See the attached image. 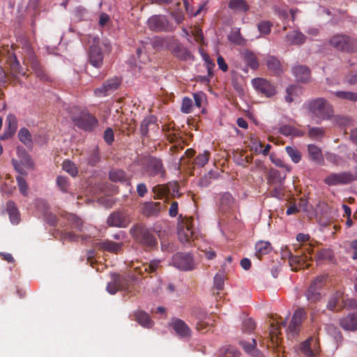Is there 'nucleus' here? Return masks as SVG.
<instances>
[{"label": "nucleus", "mask_w": 357, "mask_h": 357, "mask_svg": "<svg viewBox=\"0 0 357 357\" xmlns=\"http://www.w3.org/2000/svg\"><path fill=\"white\" fill-rule=\"evenodd\" d=\"M312 339H308L301 343L300 346L301 351L306 356V357H314V352L310 348V342Z\"/></svg>", "instance_id": "c03bdc74"}, {"label": "nucleus", "mask_w": 357, "mask_h": 357, "mask_svg": "<svg viewBox=\"0 0 357 357\" xmlns=\"http://www.w3.org/2000/svg\"><path fill=\"white\" fill-rule=\"evenodd\" d=\"M341 297V294L338 291L333 294L328 301L326 307L328 310L334 311L339 303V300Z\"/></svg>", "instance_id": "ea45409f"}, {"label": "nucleus", "mask_w": 357, "mask_h": 357, "mask_svg": "<svg viewBox=\"0 0 357 357\" xmlns=\"http://www.w3.org/2000/svg\"><path fill=\"white\" fill-rule=\"evenodd\" d=\"M89 58V62L93 66L100 68L102 66L103 56L98 45L91 46Z\"/></svg>", "instance_id": "f3484780"}, {"label": "nucleus", "mask_w": 357, "mask_h": 357, "mask_svg": "<svg viewBox=\"0 0 357 357\" xmlns=\"http://www.w3.org/2000/svg\"><path fill=\"white\" fill-rule=\"evenodd\" d=\"M222 357H240V352L235 347L229 346L224 349Z\"/></svg>", "instance_id": "3c124183"}, {"label": "nucleus", "mask_w": 357, "mask_h": 357, "mask_svg": "<svg viewBox=\"0 0 357 357\" xmlns=\"http://www.w3.org/2000/svg\"><path fill=\"white\" fill-rule=\"evenodd\" d=\"M243 331L244 332L250 333L255 328V323L251 318L245 319L243 323Z\"/></svg>", "instance_id": "6e6d98bb"}, {"label": "nucleus", "mask_w": 357, "mask_h": 357, "mask_svg": "<svg viewBox=\"0 0 357 357\" xmlns=\"http://www.w3.org/2000/svg\"><path fill=\"white\" fill-rule=\"evenodd\" d=\"M245 59H246L249 66L252 68L255 69L258 67L259 64H258L257 60L255 56L252 53H251V52L246 53Z\"/></svg>", "instance_id": "052dcab7"}, {"label": "nucleus", "mask_w": 357, "mask_h": 357, "mask_svg": "<svg viewBox=\"0 0 357 357\" xmlns=\"http://www.w3.org/2000/svg\"><path fill=\"white\" fill-rule=\"evenodd\" d=\"M285 150L294 163H298L301 160V154L296 148L288 146H286Z\"/></svg>", "instance_id": "79ce46f5"}, {"label": "nucleus", "mask_w": 357, "mask_h": 357, "mask_svg": "<svg viewBox=\"0 0 357 357\" xmlns=\"http://www.w3.org/2000/svg\"><path fill=\"white\" fill-rule=\"evenodd\" d=\"M280 319H274L270 324L268 337L273 347H278L280 344V329L286 326V321H282V318Z\"/></svg>", "instance_id": "9d476101"}, {"label": "nucleus", "mask_w": 357, "mask_h": 357, "mask_svg": "<svg viewBox=\"0 0 357 357\" xmlns=\"http://www.w3.org/2000/svg\"><path fill=\"white\" fill-rule=\"evenodd\" d=\"M131 236L141 244L153 248L157 245V241L150 229L142 224L135 225L130 230Z\"/></svg>", "instance_id": "7ed1b4c3"}, {"label": "nucleus", "mask_w": 357, "mask_h": 357, "mask_svg": "<svg viewBox=\"0 0 357 357\" xmlns=\"http://www.w3.org/2000/svg\"><path fill=\"white\" fill-rule=\"evenodd\" d=\"M107 223L109 227L125 228L130 223V219L126 213L115 211L109 215Z\"/></svg>", "instance_id": "9b49d317"}, {"label": "nucleus", "mask_w": 357, "mask_h": 357, "mask_svg": "<svg viewBox=\"0 0 357 357\" xmlns=\"http://www.w3.org/2000/svg\"><path fill=\"white\" fill-rule=\"evenodd\" d=\"M192 221V218H185L178 224V236L183 243H190L194 240Z\"/></svg>", "instance_id": "0eeeda50"}, {"label": "nucleus", "mask_w": 357, "mask_h": 357, "mask_svg": "<svg viewBox=\"0 0 357 357\" xmlns=\"http://www.w3.org/2000/svg\"><path fill=\"white\" fill-rule=\"evenodd\" d=\"M324 134V130L321 128H313L309 131V135L314 139H318L321 137Z\"/></svg>", "instance_id": "338daca9"}, {"label": "nucleus", "mask_w": 357, "mask_h": 357, "mask_svg": "<svg viewBox=\"0 0 357 357\" xmlns=\"http://www.w3.org/2000/svg\"><path fill=\"white\" fill-rule=\"evenodd\" d=\"M336 96L340 98H344L349 100H357V93H354L349 91H337Z\"/></svg>", "instance_id": "5fc2aeb1"}, {"label": "nucleus", "mask_w": 357, "mask_h": 357, "mask_svg": "<svg viewBox=\"0 0 357 357\" xmlns=\"http://www.w3.org/2000/svg\"><path fill=\"white\" fill-rule=\"evenodd\" d=\"M234 204V199L229 192L224 193L221 197L220 204L222 207L230 208Z\"/></svg>", "instance_id": "09e8293b"}, {"label": "nucleus", "mask_w": 357, "mask_h": 357, "mask_svg": "<svg viewBox=\"0 0 357 357\" xmlns=\"http://www.w3.org/2000/svg\"><path fill=\"white\" fill-rule=\"evenodd\" d=\"M192 35L195 38V40L197 43L200 44H204V36L199 28L196 27L195 30L192 31Z\"/></svg>", "instance_id": "e2e57ef3"}, {"label": "nucleus", "mask_w": 357, "mask_h": 357, "mask_svg": "<svg viewBox=\"0 0 357 357\" xmlns=\"http://www.w3.org/2000/svg\"><path fill=\"white\" fill-rule=\"evenodd\" d=\"M63 169L67 172L69 176L75 177L77 175V168L76 165L70 160H65L63 162Z\"/></svg>", "instance_id": "e433bc0d"}, {"label": "nucleus", "mask_w": 357, "mask_h": 357, "mask_svg": "<svg viewBox=\"0 0 357 357\" xmlns=\"http://www.w3.org/2000/svg\"><path fill=\"white\" fill-rule=\"evenodd\" d=\"M192 107V100L189 98H184L183 99L181 111L183 113L188 114L191 112Z\"/></svg>", "instance_id": "4d7b16f0"}, {"label": "nucleus", "mask_w": 357, "mask_h": 357, "mask_svg": "<svg viewBox=\"0 0 357 357\" xmlns=\"http://www.w3.org/2000/svg\"><path fill=\"white\" fill-rule=\"evenodd\" d=\"M206 317V314H203L197 317V321L196 323V329L203 333L207 332L211 328V324L204 320Z\"/></svg>", "instance_id": "f704fd0d"}, {"label": "nucleus", "mask_w": 357, "mask_h": 357, "mask_svg": "<svg viewBox=\"0 0 357 357\" xmlns=\"http://www.w3.org/2000/svg\"><path fill=\"white\" fill-rule=\"evenodd\" d=\"M10 74L16 79H19L20 76H25L26 73L20 66L19 61L15 57L10 58Z\"/></svg>", "instance_id": "c85d7f7f"}, {"label": "nucleus", "mask_w": 357, "mask_h": 357, "mask_svg": "<svg viewBox=\"0 0 357 357\" xmlns=\"http://www.w3.org/2000/svg\"><path fill=\"white\" fill-rule=\"evenodd\" d=\"M79 236L74 234L72 231H66L62 233L61 234V238L63 241H78Z\"/></svg>", "instance_id": "680f3d73"}, {"label": "nucleus", "mask_w": 357, "mask_h": 357, "mask_svg": "<svg viewBox=\"0 0 357 357\" xmlns=\"http://www.w3.org/2000/svg\"><path fill=\"white\" fill-rule=\"evenodd\" d=\"M75 124L84 130H91L97 125V120L91 115L84 114L79 119L75 120Z\"/></svg>", "instance_id": "6ab92c4d"}, {"label": "nucleus", "mask_w": 357, "mask_h": 357, "mask_svg": "<svg viewBox=\"0 0 357 357\" xmlns=\"http://www.w3.org/2000/svg\"><path fill=\"white\" fill-rule=\"evenodd\" d=\"M307 150L309 156L311 160L315 162H320L322 160V153L318 146L313 144H310L308 145Z\"/></svg>", "instance_id": "473e14b6"}, {"label": "nucleus", "mask_w": 357, "mask_h": 357, "mask_svg": "<svg viewBox=\"0 0 357 357\" xmlns=\"http://www.w3.org/2000/svg\"><path fill=\"white\" fill-rule=\"evenodd\" d=\"M305 36L298 30H294L286 36V41L291 45H300L305 41Z\"/></svg>", "instance_id": "5701e85b"}, {"label": "nucleus", "mask_w": 357, "mask_h": 357, "mask_svg": "<svg viewBox=\"0 0 357 357\" xmlns=\"http://www.w3.org/2000/svg\"><path fill=\"white\" fill-rule=\"evenodd\" d=\"M306 315L304 309H298L295 311L287 329L288 335L294 336L298 333L303 319Z\"/></svg>", "instance_id": "f8f14e48"}, {"label": "nucleus", "mask_w": 357, "mask_h": 357, "mask_svg": "<svg viewBox=\"0 0 357 357\" xmlns=\"http://www.w3.org/2000/svg\"><path fill=\"white\" fill-rule=\"evenodd\" d=\"M309 109L313 114L321 119L329 118L333 113L331 107L321 98L312 101L309 104Z\"/></svg>", "instance_id": "6e6552de"}, {"label": "nucleus", "mask_w": 357, "mask_h": 357, "mask_svg": "<svg viewBox=\"0 0 357 357\" xmlns=\"http://www.w3.org/2000/svg\"><path fill=\"white\" fill-rule=\"evenodd\" d=\"M229 7L237 12H245L249 8L245 0H231Z\"/></svg>", "instance_id": "72a5a7b5"}, {"label": "nucleus", "mask_w": 357, "mask_h": 357, "mask_svg": "<svg viewBox=\"0 0 357 357\" xmlns=\"http://www.w3.org/2000/svg\"><path fill=\"white\" fill-rule=\"evenodd\" d=\"M225 275L222 273H217L213 279L214 287L218 291L222 290L224 287Z\"/></svg>", "instance_id": "8fccbe9b"}, {"label": "nucleus", "mask_w": 357, "mask_h": 357, "mask_svg": "<svg viewBox=\"0 0 357 357\" xmlns=\"http://www.w3.org/2000/svg\"><path fill=\"white\" fill-rule=\"evenodd\" d=\"M254 88L266 97H271L275 93V87L267 80L262 78H256L252 81Z\"/></svg>", "instance_id": "2eb2a0df"}, {"label": "nucleus", "mask_w": 357, "mask_h": 357, "mask_svg": "<svg viewBox=\"0 0 357 357\" xmlns=\"http://www.w3.org/2000/svg\"><path fill=\"white\" fill-rule=\"evenodd\" d=\"M123 246V242H113L107 239L96 244V248L114 254L119 253Z\"/></svg>", "instance_id": "dca6fc26"}, {"label": "nucleus", "mask_w": 357, "mask_h": 357, "mask_svg": "<svg viewBox=\"0 0 357 357\" xmlns=\"http://www.w3.org/2000/svg\"><path fill=\"white\" fill-rule=\"evenodd\" d=\"M20 140L26 146H30L31 143V134L26 128H22L18 133Z\"/></svg>", "instance_id": "a18cd8bd"}, {"label": "nucleus", "mask_w": 357, "mask_h": 357, "mask_svg": "<svg viewBox=\"0 0 357 357\" xmlns=\"http://www.w3.org/2000/svg\"><path fill=\"white\" fill-rule=\"evenodd\" d=\"M329 43L333 47L342 51L349 52L357 51V40L347 36L335 35L331 38Z\"/></svg>", "instance_id": "423d86ee"}, {"label": "nucleus", "mask_w": 357, "mask_h": 357, "mask_svg": "<svg viewBox=\"0 0 357 357\" xmlns=\"http://www.w3.org/2000/svg\"><path fill=\"white\" fill-rule=\"evenodd\" d=\"M17 157V159L12 160L15 170L21 176H27L34 169L33 162L24 150L18 149Z\"/></svg>", "instance_id": "20e7f679"}, {"label": "nucleus", "mask_w": 357, "mask_h": 357, "mask_svg": "<svg viewBox=\"0 0 357 357\" xmlns=\"http://www.w3.org/2000/svg\"><path fill=\"white\" fill-rule=\"evenodd\" d=\"M17 184L20 192L26 196L28 194V185L26 180H17Z\"/></svg>", "instance_id": "774afa93"}, {"label": "nucleus", "mask_w": 357, "mask_h": 357, "mask_svg": "<svg viewBox=\"0 0 357 357\" xmlns=\"http://www.w3.org/2000/svg\"><path fill=\"white\" fill-rule=\"evenodd\" d=\"M240 344L247 353L254 357H261V354L256 349L257 342L255 339L252 338L251 342L242 340L240 342Z\"/></svg>", "instance_id": "c756f323"}, {"label": "nucleus", "mask_w": 357, "mask_h": 357, "mask_svg": "<svg viewBox=\"0 0 357 357\" xmlns=\"http://www.w3.org/2000/svg\"><path fill=\"white\" fill-rule=\"evenodd\" d=\"M340 325L342 328L347 331H356L357 330V314L351 313L347 317L342 318L340 321Z\"/></svg>", "instance_id": "4be33fe9"}, {"label": "nucleus", "mask_w": 357, "mask_h": 357, "mask_svg": "<svg viewBox=\"0 0 357 357\" xmlns=\"http://www.w3.org/2000/svg\"><path fill=\"white\" fill-rule=\"evenodd\" d=\"M160 202H148L142 204L141 211L144 215L149 217L157 215L160 211Z\"/></svg>", "instance_id": "a211bd4d"}, {"label": "nucleus", "mask_w": 357, "mask_h": 357, "mask_svg": "<svg viewBox=\"0 0 357 357\" xmlns=\"http://www.w3.org/2000/svg\"><path fill=\"white\" fill-rule=\"evenodd\" d=\"M278 182L275 183V186L271 190V195L278 199H282L284 196V189L282 187L281 180H277Z\"/></svg>", "instance_id": "49530a36"}, {"label": "nucleus", "mask_w": 357, "mask_h": 357, "mask_svg": "<svg viewBox=\"0 0 357 357\" xmlns=\"http://www.w3.org/2000/svg\"><path fill=\"white\" fill-rule=\"evenodd\" d=\"M250 148L255 152L260 153L261 151L262 145L261 142L254 137H250Z\"/></svg>", "instance_id": "bf43d9fd"}, {"label": "nucleus", "mask_w": 357, "mask_h": 357, "mask_svg": "<svg viewBox=\"0 0 357 357\" xmlns=\"http://www.w3.org/2000/svg\"><path fill=\"white\" fill-rule=\"evenodd\" d=\"M301 93V89L296 86H291L287 89V95L285 97L287 102H291L295 100V97Z\"/></svg>", "instance_id": "58836bf2"}, {"label": "nucleus", "mask_w": 357, "mask_h": 357, "mask_svg": "<svg viewBox=\"0 0 357 357\" xmlns=\"http://www.w3.org/2000/svg\"><path fill=\"white\" fill-rule=\"evenodd\" d=\"M133 317L134 319L144 328H151L153 326V321L144 311L137 310L134 312Z\"/></svg>", "instance_id": "412c9836"}, {"label": "nucleus", "mask_w": 357, "mask_h": 357, "mask_svg": "<svg viewBox=\"0 0 357 357\" xmlns=\"http://www.w3.org/2000/svg\"><path fill=\"white\" fill-rule=\"evenodd\" d=\"M209 153L207 151H204L202 153L199 154L196 158V164L199 166L205 165L208 161Z\"/></svg>", "instance_id": "603ef678"}, {"label": "nucleus", "mask_w": 357, "mask_h": 357, "mask_svg": "<svg viewBox=\"0 0 357 357\" xmlns=\"http://www.w3.org/2000/svg\"><path fill=\"white\" fill-rule=\"evenodd\" d=\"M169 49L178 58L182 60H186L192 57L191 54L187 48L179 43H176L169 46Z\"/></svg>", "instance_id": "b1692460"}, {"label": "nucleus", "mask_w": 357, "mask_h": 357, "mask_svg": "<svg viewBox=\"0 0 357 357\" xmlns=\"http://www.w3.org/2000/svg\"><path fill=\"white\" fill-rule=\"evenodd\" d=\"M149 166L155 172L153 176H163L162 165L160 160L152 158L150 160Z\"/></svg>", "instance_id": "c9c22d12"}, {"label": "nucleus", "mask_w": 357, "mask_h": 357, "mask_svg": "<svg viewBox=\"0 0 357 357\" xmlns=\"http://www.w3.org/2000/svg\"><path fill=\"white\" fill-rule=\"evenodd\" d=\"M271 250V245L268 241H260L255 245L256 255L258 258L269 253Z\"/></svg>", "instance_id": "7c9ffc66"}, {"label": "nucleus", "mask_w": 357, "mask_h": 357, "mask_svg": "<svg viewBox=\"0 0 357 357\" xmlns=\"http://www.w3.org/2000/svg\"><path fill=\"white\" fill-rule=\"evenodd\" d=\"M268 68L273 72L278 73L281 70V65L278 59L273 56H269L266 60Z\"/></svg>", "instance_id": "a19ab883"}, {"label": "nucleus", "mask_w": 357, "mask_h": 357, "mask_svg": "<svg viewBox=\"0 0 357 357\" xmlns=\"http://www.w3.org/2000/svg\"><path fill=\"white\" fill-rule=\"evenodd\" d=\"M158 264L159 261H153L149 264H142L140 266H135L134 269L135 272L139 275H143L145 273H153L157 270Z\"/></svg>", "instance_id": "bb28decb"}, {"label": "nucleus", "mask_w": 357, "mask_h": 357, "mask_svg": "<svg viewBox=\"0 0 357 357\" xmlns=\"http://www.w3.org/2000/svg\"><path fill=\"white\" fill-rule=\"evenodd\" d=\"M199 52L203 60L206 63L208 71H210L214 67V63L212 61V60L210 59L209 56L207 54L202 52V49H199Z\"/></svg>", "instance_id": "0e129e2a"}, {"label": "nucleus", "mask_w": 357, "mask_h": 357, "mask_svg": "<svg viewBox=\"0 0 357 357\" xmlns=\"http://www.w3.org/2000/svg\"><path fill=\"white\" fill-rule=\"evenodd\" d=\"M148 27L155 31H172L173 26L165 15H153L147 20Z\"/></svg>", "instance_id": "1a4fd4ad"}, {"label": "nucleus", "mask_w": 357, "mask_h": 357, "mask_svg": "<svg viewBox=\"0 0 357 357\" xmlns=\"http://www.w3.org/2000/svg\"><path fill=\"white\" fill-rule=\"evenodd\" d=\"M332 258V252L328 249H322L317 252L316 259L317 260L330 259Z\"/></svg>", "instance_id": "864d4df0"}, {"label": "nucleus", "mask_w": 357, "mask_h": 357, "mask_svg": "<svg viewBox=\"0 0 357 357\" xmlns=\"http://www.w3.org/2000/svg\"><path fill=\"white\" fill-rule=\"evenodd\" d=\"M112 280L108 282L106 289L110 294H115L119 291H124L130 296L135 295L136 292L132 290V286L135 284L137 278L132 273L119 275L112 273Z\"/></svg>", "instance_id": "f257e3e1"}, {"label": "nucleus", "mask_w": 357, "mask_h": 357, "mask_svg": "<svg viewBox=\"0 0 357 357\" xmlns=\"http://www.w3.org/2000/svg\"><path fill=\"white\" fill-rule=\"evenodd\" d=\"M6 211L12 224L17 225L20 222V213L15 204L9 201L6 204Z\"/></svg>", "instance_id": "cd10ccee"}, {"label": "nucleus", "mask_w": 357, "mask_h": 357, "mask_svg": "<svg viewBox=\"0 0 357 357\" xmlns=\"http://www.w3.org/2000/svg\"><path fill=\"white\" fill-rule=\"evenodd\" d=\"M312 251L313 248L310 244H303L301 248V251H297L296 255H293L289 251H283V256L288 255L289 264L291 270L298 271L300 269L309 267L310 261L312 260Z\"/></svg>", "instance_id": "f03ea898"}, {"label": "nucleus", "mask_w": 357, "mask_h": 357, "mask_svg": "<svg viewBox=\"0 0 357 357\" xmlns=\"http://www.w3.org/2000/svg\"><path fill=\"white\" fill-rule=\"evenodd\" d=\"M174 266L182 271H189L194 268L192 257L190 254L177 253L172 258Z\"/></svg>", "instance_id": "ddd939ff"}, {"label": "nucleus", "mask_w": 357, "mask_h": 357, "mask_svg": "<svg viewBox=\"0 0 357 357\" xmlns=\"http://www.w3.org/2000/svg\"><path fill=\"white\" fill-rule=\"evenodd\" d=\"M67 221L71 227L82 231V220L74 214H69L67 216Z\"/></svg>", "instance_id": "4c0bfd02"}, {"label": "nucleus", "mask_w": 357, "mask_h": 357, "mask_svg": "<svg viewBox=\"0 0 357 357\" xmlns=\"http://www.w3.org/2000/svg\"><path fill=\"white\" fill-rule=\"evenodd\" d=\"M293 73L298 82H307L310 79V71L306 66L298 65L293 68Z\"/></svg>", "instance_id": "aec40b11"}, {"label": "nucleus", "mask_w": 357, "mask_h": 357, "mask_svg": "<svg viewBox=\"0 0 357 357\" xmlns=\"http://www.w3.org/2000/svg\"><path fill=\"white\" fill-rule=\"evenodd\" d=\"M120 84V80L118 78L107 82L101 88L95 90V93L97 96H104L108 92L114 91L118 88Z\"/></svg>", "instance_id": "393cba45"}, {"label": "nucleus", "mask_w": 357, "mask_h": 357, "mask_svg": "<svg viewBox=\"0 0 357 357\" xmlns=\"http://www.w3.org/2000/svg\"><path fill=\"white\" fill-rule=\"evenodd\" d=\"M7 130L1 137V139H6L11 137L16 131L17 127V119L15 116L10 114L6 118Z\"/></svg>", "instance_id": "a878e982"}, {"label": "nucleus", "mask_w": 357, "mask_h": 357, "mask_svg": "<svg viewBox=\"0 0 357 357\" xmlns=\"http://www.w3.org/2000/svg\"><path fill=\"white\" fill-rule=\"evenodd\" d=\"M326 280L325 275H319L311 282L305 292V296L309 303H316L321 301V291L326 284Z\"/></svg>", "instance_id": "39448f33"}, {"label": "nucleus", "mask_w": 357, "mask_h": 357, "mask_svg": "<svg viewBox=\"0 0 357 357\" xmlns=\"http://www.w3.org/2000/svg\"><path fill=\"white\" fill-rule=\"evenodd\" d=\"M194 99L196 106L200 107L202 103L205 101L206 96L204 93L199 92L194 94Z\"/></svg>", "instance_id": "69168bd1"}, {"label": "nucleus", "mask_w": 357, "mask_h": 357, "mask_svg": "<svg viewBox=\"0 0 357 357\" xmlns=\"http://www.w3.org/2000/svg\"><path fill=\"white\" fill-rule=\"evenodd\" d=\"M155 118L153 116H148L144 119L141 125V132L143 135H146L150 129L155 128Z\"/></svg>", "instance_id": "2f4dec72"}, {"label": "nucleus", "mask_w": 357, "mask_h": 357, "mask_svg": "<svg viewBox=\"0 0 357 357\" xmlns=\"http://www.w3.org/2000/svg\"><path fill=\"white\" fill-rule=\"evenodd\" d=\"M169 326L181 338L189 339L191 337V329L180 319H172Z\"/></svg>", "instance_id": "4468645a"}, {"label": "nucleus", "mask_w": 357, "mask_h": 357, "mask_svg": "<svg viewBox=\"0 0 357 357\" xmlns=\"http://www.w3.org/2000/svg\"><path fill=\"white\" fill-rule=\"evenodd\" d=\"M272 24L268 21H262L257 24V29L261 35L270 33Z\"/></svg>", "instance_id": "de8ad7c7"}, {"label": "nucleus", "mask_w": 357, "mask_h": 357, "mask_svg": "<svg viewBox=\"0 0 357 357\" xmlns=\"http://www.w3.org/2000/svg\"><path fill=\"white\" fill-rule=\"evenodd\" d=\"M171 16L178 24L182 23L185 18L184 13L181 9L172 12Z\"/></svg>", "instance_id": "13d9d810"}, {"label": "nucleus", "mask_w": 357, "mask_h": 357, "mask_svg": "<svg viewBox=\"0 0 357 357\" xmlns=\"http://www.w3.org/2000/svg\"><path fill=\"white\" fill-rule=\"evenodd\" d=\"M280 132L284 135L301 136L303 132L292 128L290 126H284L280 128Z\"/></svg>", "instance_id": "37998d69"}]
</instances>
